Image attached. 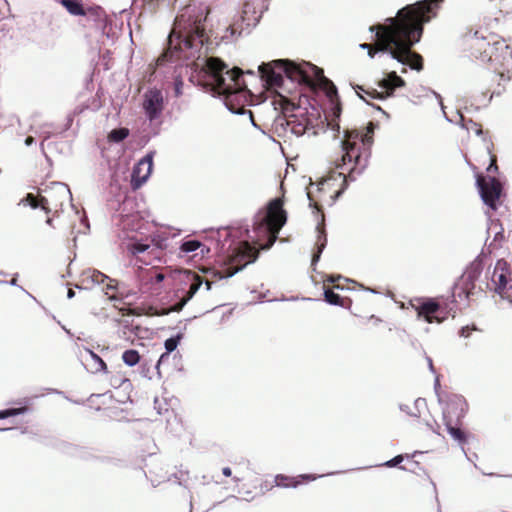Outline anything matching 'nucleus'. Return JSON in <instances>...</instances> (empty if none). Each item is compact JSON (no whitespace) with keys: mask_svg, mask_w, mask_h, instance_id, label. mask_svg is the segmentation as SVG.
<instances>
[{"mask_svg":"<svg viewBox=\"0 0 512 512\" xmlns=\"http://www.w3.org/2000/svg\"><path fill=\"white\" fill-rule=\"evenodd\" d=\"M178 345V340L176 338H168L165 341V349L168 353L174 351Z\"/></svg>","mask_w":512,"mask_h":512,"instance_id":"4c0bfd02","label":"nucleus"},{"mask_svg":"<svg viewBox=\"0 0 512 512\" xmlns=\"http://www.w3.org/2000/svg\"><path fill=\"white\" fill-rule=\"evenodd\" d=\"M164 107L163 95L160 90L151 89L144 95L143 108L149 120H155L160 116Z\"/></svg>","mask_w":512,"mask_h":512,"instance_id":"dca6fc26","label":"nucleus"},{"mask_svg":"<svg viewBox=\"0 0 512 512\" xmlns=\"http://www.w3.org/2000/svg\"><path fill=\"white\" fill-rule=\"evenodd\" d=\"M88 356H89V358L86 359V362H87V365L89 366L91 372H93V373L108 372L107 364L96 353H94L91 350H88Z\"/></svg>","mask_w":512,"mask_h":512,"instance_id":"393cba45","label":"nucleus"},{"mask_svg":"<svg viewBox=\"0 0 512 512\" xmlns=\"http://www.w3.org/2000/svg\"><path fill=\"white\" fill-rule=\"evenodd\" d=\"M205 285H206V289L207 290H210L211 289V286H212V283L208 280L205 281Z\"/></svg>","mask_w":512,"mask_h":512,"instance_id":"09e8293b","label":"nucleus"},{"mask_svg":"<svg viewBox=\"0 0 512 512\" xmlns=\"http://www.w3.org/2000/svg\"><path fill=\"white\" fill-rule=\"evenodd\" d=\"M208 11L202 9L186 8L176 17L174 28L168 38V49L164 51L156 60V65L161 66L169 61L173 56V50L179 51L202 47L208 43L209 36L205 29Z\"/></svg>","mask_w":512,"mask_h":512,"instance_id":"7ed1b4c3","label":"nucleus"},{"mask_svg":"<svg viewBox=\"0 0 512 512\" xmlns=\"http://www.w3.org/2000/svg\"><path fill=\"white\" fill-rule=\"evenodd\" d=\"M476 330H478V329H477V327L475 325H472V326L467 325V326H464V327H462L460 329L459 335L461 337L467 338V337L470 336L472 331H476Z\"/></svg>","mask_w":512,"mask_h":512,"instance_id":"e433bc0d","label":"nucleus"},{"mask_svg":"<svg viewBox=\"0 0 512 512\" xmlns=\"http://www.w3.org/2000/svg\"><path fill=\"white\" fill-rule=\"evenodd\" d=\"M287 126L290 127L293 134L301 136L307 129L306 119L299 120L296 115L291 114L287 116Z\"/></svg>","mask_w":512,"mask_h":512,"instance_id":"bb28decb","label":"nucleus"},{"mask_svg":"<svg viewBox=\"0 0 512 512\" xmlns=\"http://www.w3.org/2000/svg\"><path fill=\"white\" fill-rule=\"evenodd\" d=\"M467 130L474 131L477 135L482 134V127L480 124L473 122L472 120H469L468 124H466Z\"/></svg>","mask_w":512,"mask_h":512,"instance_id":"58836bf2","label":"nucleus"},{"mask_svg":"<svg viewBox=\"0 0 512 512\" xmlns=\"http://www.w3.org/2000/svg\"><path fill=\"white\" fill-rule=\"evenodd\" d=\"M263 0H246L243 5L242 18L244 20L257 21L262 14V6L260 5Z\"/></svg>","mask_w":512,"mask_h":512,"instance_id":"4be33fe9","label":"nucleus"},{"mask_svg":"<svg viewBox=\"0 0 512 512\" xmlns=\"http://www.w3.org/2000/svg\"><path fill=\"white\" fill-rule=\"evenodd\" d=\"M470 56L494 66V78L509 82L512 78V50L506 40L495 33L475 34L468 38Z\"/></svg>","mask_w":512,"mask_h":512,"instance_id":"20e7f679","label":"nucleus"},{"mask_svg":"<svg viewBox=\"0 0 512 512\" xmlns=\"http://www.w3.org/2000/svg\"><path fill=\"white\" fill-rule=\"evenodd\" d=\"M201 245V242L198 240H188L182 243L180 250L181 252L188 254L197 250Z\"/></svg>","mask_w":512,"mask_h":512,"instance_id":"7c9ffc66","label":"nucleus"},{"mask_svg":"<svg viewBox=\"0 0 512 512\" xmlns=\"http://www.w3.org/2000/svg\"><path fill=\"white\" fill-rule=\"evenodd\" d=\"M153 167L152 155L143 157L133 169L132 183L134 188L140 187L150 176Z\"/></svg>","mask_w":512,"mask_h":512,"instance_id":"f3484780","label":"nucleus"},{"mask_svg":"<svg viewBox=\"0 0 512 512\" xmlns=\"http://www.w3.org/2000/svg\"><path fill=\"white\" fill-rule=\"evenodd\" d=\"M378 86L381 91H378L373 87H366L365 85H355L353 88L363 100L369 103L368 100L360 94V92L364 93L371 99L383 100L392 96L396 88L405 86V81L398 76L395 71H392L378 82Z\"/></svg>","mask_w":512,"mask_h":512,"instance_id":"9d476101","label":"nucleus"},{"mask_svg":"<svg viewBox=\"0 0 512 512\" xmlns=\"http://www.w3.org/2000/svg\"><path fill=\"white\" fill-rule=\"evenodd\" d=\"M188 278L191 281L189 289L181 297L180 301L168 309H162L160 312L155 313L156 315L160 316L167 315L170 312H180L183 309V307L193 298V296L197 293V291L203 284V278L195 272H189Z\"/></svg>","mask_w":512,"mask_h":512,"instance_id":"2eb2a0df","label":"nucleus"},{"mask_svg":"<svg viewBox=\"0 0 512 512\" xmlns=\"http://www.w3.org/2000/svg\"><path fill=\"white\" fill-rule=\"evenodd\" d=\"M74 295H75L74 290L73 289H69L68 293H67L68 298H72V297H74Z\"/></svg>","mask_w":512,"mask_h":512,"instance_id":"de8ad7c7","label":"nucleus"},{"mask_svg":"<svg viewBox=\"0 0 512 512\" xmlns=\"http://www.w3.org/2000/svg\"><path fill=\"white\" fill-rule=\"evenodd\" d=\"M71 201V192L69 187L61 182H53L42 189L37 195L27 193L19 204L30 206L33 209L40 208L46 214L56 215L62 210L63 206Z\"/></svg>","mask_w":512,"mask_h":512,"instance_id":"0eeeda50","label":"nucleus"},{"mask_svg":"<svg viewBox=\"0 0 512 512\" xmlns=\"http://www.w3.org/2000/svg\"><path fill=\"white\" fill-rule=\"evenodd\" d=\"M33 142H34V138L32 136H28L25 139V144L28 145V146L31 145Z\"/></svg>","mask_w":512,"mask_h":512,"instance_id":"49530a36","label":"nucleus"},{"mask_svg":"<svg viewBox=\"0 0 512 512\" xmlns=\"http://www.w3.org/2000/svg\"><path fill=\"white\" fill-rule=\"evenodd\" d=\"M243 71L234 67L227 69L224 61L217 57H208L198 73L199 83L227 98L245 89Z\"/></svg>","mask_w":512,"mask_h":512,"instance_id":"423d86ee","label":"nucleus"},{"mask_svg":"<svg viewBox=\"0 0 512 512\" xmlns=\"http://www.w3.org/2000/svg\"><path fill=\"white\" fill-rule=\"evenodd\" d=\"M412 306L418 318H423L427 323H442L446 319L445 309L435 299H417Z\"/></svg>","mask_w":512,"mask_h":512,"instance_id":"ddd939ff","label":"nucleus"},{"mask_svg":"<svg viewBox=\"0 0 512 512\" xmlns=\"http://www.w3.org/2000/svg\"><path fill=\"white\" fill-rule=\"evenodd\" d=\"M476 184L485 205L492 211H496L503 192L502 183L494 176L485 178L481 173H478L476 175Z\"/></svg>","mask_w":512,"mask_h":512,"instance_id":"f8f14e48","label":"nucleus"},{"mask_svg":"<svg viewBox=\"0 0 512 512\" xmlns=\"http://www.w3.org/2000/svg\"><path fill=\"white\" fill-rule=\"evenodd\" d=\"M182 86H183V82L180 80V81H176L175 83V95L178 97L182 94Z\"/></svg>","mask_w":512,"mask_h":512,"instance_id":"79ce46f5","label":"nucleus"},{"mask_svg":"<svg viewBox=\"0 0 512 512\" xmlns=\"http://www.w3.org/2000/svg\"><path fill=\"white\" fill-rule=\"evenodd\" d=\"M282 72L293 82L303 84L310 88L315 87L318 82L321 87L324 76L323 69L311 63L296 64L289 60H275L271 63H263L259 66V73L270 87H281L284 82Z\"/></svg>","mask_w":512,"mask_h":512,"instance_id":"39448f33","label":"nucleus"},{"mask_svg":"<svg viewBox=\"0 0 512 512\" xmlns=\"http://www.w3.org/2000/svg\"><path fill=\"white\" fill-rule=\"evenodd\" d=\"M9 428H2L0 429L1 431H5V430H8Z\"/></svg>","mask_w":512,"mask_h":512,"instance_id":"603ef678","label":"nucleus"},{"mask_svg":"<svg viewBox=\"0 0 512 512\" xmlns=\"http://www.w3.org/2000/svg\"><path fill=\"white\" fill-rule=\"evenodd\" d=\"M326 242H327L326 236H323V237L319 236V239H318V242H317L318 251H317V253H315L313 255V262H316L319 259L320 253L324 249V247L326 245Z\"/></svg>","mask_w":512,"mask_h":512,"instance_id":"f704fd0d","label":"nucleus"},{"mask_svg":"<svg viewBox=\"0 0 512 512\" xmlns=\"http://www.w3.org/2000/svg\"><path fill=\"white\" fill-rule=\"evenodd\" d=\"M316 479L312 474H301L296 477L284 474H277L274 478L275 485L282 488H296L304 482L313 481Z\"/></svg>","mask_w":512,"mask_h":512,"instance_id":"6ab92c4d","label":"nucleus"},{"mask_svg":"<svg viewBox=\"0 0 512 512\" xmlns=\"http://www.w3.org/2000/svg\"><path fill=\"white\" fill-rule=\"evenodd\" d=\"M279 103L281 105L282 112L286 115L289 112L294 111L298 108L293 101L280 95Z\"/></svg>","mask_w":512,"mask_h":512,"instance_id":"2f4dec72","label":"nucleus"},{"mask_svg":"<svg viewBox=\"0 0 512 512\" xmlns=\"http://www.w3.org/2000/svg\"><path fill=\"white\" fill-rule=\"evenodd\" d=\"M140 354L137 350L129 349L123 352L122 360L128 366H135L140 361Z\"/></svg>","mask_w":512,"mask_h":512,"instance_id":"cd10ccee","label":"nucleus"},{"mask_svg":"<svg viewBox=\"0 0 512 512\" xmlns=\"http://www.w3.org/2000/svg\"><path fill=\"white\" fill-rule=\"evenodd\" d=\"M371 139L357 130H346L342 141L343 155L335 169L317 184L311 185L307 195L310 206L321 211L323 205L331 206L347 187V177L354 180L368 165Z\"/></svg>","mask_w":512,"mask_h":512,"instance_id":"f03ea898","label":"nucleus"},{"mask_svg":"<svg viewBox=\"0 0 512 512\" xmlns=\"http://www.w3.org/2000/svg\"><path fill=\"white\" fill-rule=\"evenodd\" d=\"M129 135V130L127 128H118L113 129L109 135L108 139L112 142H120L127 138Z\"/></svg>","mask_w":512,"mask_h":512,"instance_id":"c85d7f7f","label":"nucleus"},{"mask_svg":"<svg viewBox=\"0 0 512 512\" xmlns=\"http://www.w3.org/2000/svg\"><path fill=\"white\" fill-rule=\"evenodd\" d=\"M321 88L326 91V95L331 102L333 115L339 117L341 113V102L336 86L330 79H325L323 80Z\"/></svg>","mask_w":512,"mask_h":512,"instance_id":"412c9836","label":"nucleus"},{"mask_svg":"<svg viewBox=\"0 0 512 512\" xmlns=\"http://www.w3.org/2000/svg\"><path fill=\"white\" fill-rule=\"evenodd\" d=\"M340 278V275H330L324 280V297L325 301L329 304L346 307L350 302L349 298L341 297L338 293H335L333 289L328 287V284H332L333 288L339 289L340 285L336 284V282Z\"/></svg>","mask_w":512,"mask_h":512,"instance_id":"a211bd4d","label":"nucleus"},{"mask_svg":"<svg viewBox=\"0 0 512 512\" xmlns=\"http://www.w3.org/2000/svg\"><path fill=\"white\" fill-rule=\"evenodd\" d=\"M491 71L487 74L482 88L485 90L484 94H489V99H492L494 95H500L505 90V85L508 82L500 81L499 77L492 80L494 74V66H491Z\"/></svg>","mask_w":512,"mask_h":512,"instance_id":"aec40b11","label":"nucleus"},{"mask_svg":"<svg viewBox=\"0 0 512 512\" xmlns=\"http://www.w3.org/2000/svg\"><path fill=\"white\" fill-rule=\"evenodd\" d=\"M488 155H489V159H490V164L487 168V172L496 173L498 171L497 157H496V155L492 154L490 151H488Z\"/></svg>","mask_w":512,"mask_h":512,"instance_id":"c9c22d12","label":"nucleus"},{"mask_svg":"<svg viewBox=\"0 0 512 512\" xmlns=\"http://www.w3.org/2000/svg\"><path fill=\"white\" fill-rule=\"evenodd\" d=\"M139 276L145 283H160L165 278L164 274L155 266L141 270Z\"/></svg>","mask_w":512,"mask_h":512,"instance_id":"a878e982","label":"nucleus"},{"mask_svg":"<svg viewBox=\"0 0 512 512\" xmlns=\"http://www.w3.org/2000/svg\"><path fill=\"white\" fill-rule=\"evenodd\" d=\"M283 206V198H275L267 205V213L264 218V222L269 233V238L267 243L261 246V249L263 250H268L273 246L280 230L287 221V213Z\"/></svg>","mask_w":512,"mask_h":512,"instance_id":"1a4fd4ad","label":"nucleus"},{"mask_svg":"<svg viewBox=\"0 0 512 512\" xmlns=\"http://www.w3.org/2000/svg\"><path fill=\"white\" fill-rule=\"evenodd\" d=\"M60 3L66 10L74 16H85L95 11L94 8H85L82 0H60Z\"/></svg>","mask_w":512,"mask_h":512,"instance_id":"5701e85b","label":"nucleus"},{"mask_svg":"<svg viewBox=\"0 0 512 512\" xmlns=\"http://www.w3.org/2000/svg\"><path fill=\"white\" fill-rule=\"evenodd\" d=\"M508 264L504 260H499L496 263L492 280L500 289H504L508 283L507 281Z\"/></svg>","mask_w":512,"mask_h":512,"instance_id":"b1692460","label":"nucleus"},{"mask_svg":"<svg viewBox=\"0 0 512 512\" xmlns=\"http://www.w3.org/2000/svg\"><path fill=\"white\" fill-rule=\"evenodd\" d=\"M128 251L144 264H151L153 259H160L162 250L155 244L143 242H131L127 246Z\"/></svg>","mask_w":512,"mask_h":512,"instance_id":"4468645a","label":"nucleus"},{"mask_svg":"<svg viewBox=\"0 0 512 512\" xmlns=\"http://www.w3.org/2000/svg\"><path fill=\"white\" fill-rule=\"evenodd\" d=\"M442 401V399H440ZM443 422L449 435L459 443L467 441V434L461 428L462 419L467 410L468 403L462 395L449 394L443 400Z\"/></svg>","mask_w":512,"mask_h":512,"instance_id":"6e6552de","label":"nucleus"},{"mask_svg":"<svg viewBox=\"0 0 512 512\" xmlns=\"http://www.w3.org/2000/svg\"><path fill=\"white\" fill-rule=\"evenodd\" d=\"M145 7H148L150 11H155L159 0H142Z\"/></svg>","mask_w":512,"mask_h":512,"instance_id":"a19ab883","label":"nucleus"},{"mask_svg":"<svg viewBox=\"0 0 512 512\" xmlns=\"http://www.w3.org/2000/svg\"><path fill=\"white\" fill-rule=\"evenodd\" d=\"M50 214H47V219H46V223L52 227V228H55L54 224H53V217L49 216Z\"/></svg>","mask_w":512,"mask_h":512,"instance_id":"c03bdc74","label":"nucleus"},{"mask_svg":"<svg viewBox=\"0 0 512 512\" xmlns=\"http://www.w3.org/2000/svg\"><path fill=\"white\" fill-rule=\"evenodd\" d=\"M259 255L258 250L247 241L241 242L229 258L228 265L220 272L221 277H231L248 264L254 262Z\"/></svg>","mask_w":512,"mask_h":512,"instance_id":"9b49d317","label":"nucleus"},{"mask_svg":"<svg viewBox=\"0 0 512 512\" xmlns=\"http://www.w3.org/2000/svg\"><path fill=\"white\" fill-rule=\"evenodd\" d=\"M87 275L91 279V281L96 284L104 283L106 279H108V276H106L105 274L101 273L98 270L88 271Z\"/></svg>","mask_w":512,"mask_h":512,"instance_id":"72a5a7b5","label":"nucleus"},{"mask_svg":"<svg viewBox=\"0 0 512 512\" xmlns=\"http://www.w3.org/2000/svg\"><path fill=\"white\" fill-rule=\"evenodd\" d=\"M106 281L107 284L105 287V294L108 296L109 299H117V296L115 294V291L117 289V281L109 277L108 279H106Z\"/></svg>","mask_w":512,"mask_h":512,"instance_id":"473e14b6","label":"nucleus"},{"mask_svg":"<svg viewBox=\"0 0 512 512\" xmlns=\"http://www.w3.org/2000/svg\"><path fill=\"white\" fill-rule=\"evenodd\" d=\"M372 45L373 44H370V43H362V44H360V48L369 50L372 47Z\"/></svg>","mask_w":512,"mask_h":512,"instance_id":"a18cd8bd","label":"nucleus"},{"mask_svg":"<svg viewBox=\"0 0 512 512\" xmlns=\"http://www.w3.org/2000/svg\"><path fill=\"white\" fill-rule=\"evenodd\" d=\"M28 410H29L28 406H21V407H18V408L5 409V410L0 411V419H5V418H8V417H13V416H16V415L24 414Z\"/></svg>","mask_w":512,"mask_h":512,"instance_id":"c756f323","label":"nucleus"},{"mask_svg":"<svg viewBox=\"0 0 512 512\" xmlns=\"http://www.w3.org/2000/svg\"><path fill=\"white\" fill-rule=\"evenodd\" d=\"M129 314H132V315H139V313H136V312H135V310H132V309H130V310H129Z\"/></svg>","mask_w":512,"mask_h":512,"instance_id":"8fccbe9b","label":"nucleus"},{"mask_svg":"<svg viewBox=\"0 0 512 512\" xmlns=\"http://www.w3.org/2000/svg\"><path fill=\"white\" fill-rule=\"evenodd\" d=\"M403 460H404L403 455H397L393 459L385 462L383 465L386 467H395V466L399 465Z\"/></svg>","mask_w":512,"mask_h":512,"instance_id":"ea45409f","label":"nucleus"},{"mask_svg":"<svg viewBox=\"0 0 512 512\" xmlns=\"http://www.w3.org/2000/svg\"><path fill=\"white\" fill-rule=\"evenodd\" d=\"M434 432L436 434H440V426L439 425H437V429H434Z\"/></svg>","mask_w":512,"mask_h":512,"instance_id":"3c124183","label":"nucleus"},{"mask_svg":"<svg viewBox=\"0 0 512 512\" xmlns=\"http://www.w3.org/2000/svg\"><path fill=\"white\" fill-rule=\"evenodd\" d=\"M222 473L226 476V477H230L232 475V471L229 467H224L222 469Z\"/></svg>","mask_w":512,"mask_h":512,"instance_id":"37998d69","label":"nucleus"},{"mask_svg":"<svg viewBox=\"0 0 512 512\" xmlns=\"http://www.w3.org/2000/svg\"><path fill=\"white\" fill-rule=\"evenodd\" d=\"M431 13V6L424 0L400 9L395 17L387 18L383 24L370 26L369 30L375 32V43L367 50L369 57L386 52L398 62L421 71L423 58L412 47L420 41L423 24L430 21Z\"/></svg>","mask_w":512,"mask_h":512,"instance_id":"f257e3e1","label":"nucleus"}]
</instances>
